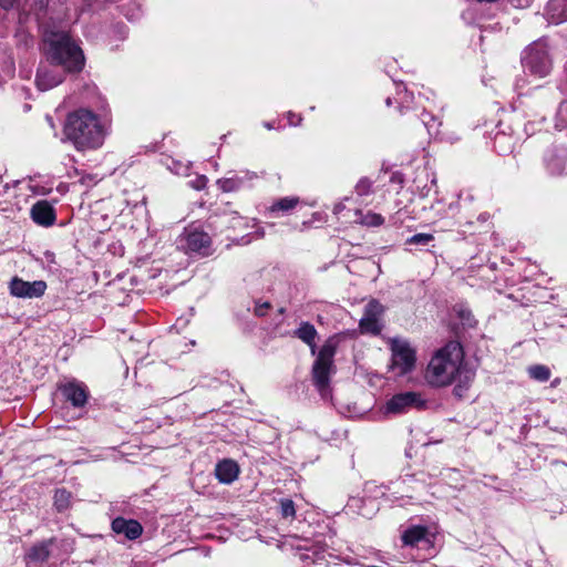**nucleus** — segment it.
<instances>
[{"instance_id":"nucleus-24","label":"nucleus","mask_w":567,"mask_h":567,"mask_svg":"<svg viewBox=\"0 0 567 567\" xmlns=\"http://www.w3.org/2000/svg\"><path fill=\"white\" fill-rule=\"evenodd\" d=\"M281 515L282 517H291L293 518L296 515L295 504L291 499H281L280 502Z\"/></svg>"},{"instance_id":"nucleus-1","label":"nucleus","mask_w":567,"mask_h":567,"mask_svg":"<svg viewBox=\"0 0 567 567\" xmlns=\"http://www.w3.org/2000/svg\"><path fill=\"white\" fill-rule=\"evenodd\" d=\"M423 378L433 388H445L455 383L454 394L463 398L474 381L475 372L466 363L461 343L450 341L433 353Z\"/></svg>"},{"instance_id":"nucleus-23","label":"nucleus","mask_w":567,"mask_h":567,"mask_svg":"<svg viewBox=\"0 0 567 567\" xmlns=\"http://www.w3.org/2000/svg\"><path fill=\"white\" fill-rule=\"evenodd\" d=\"M29 558L37 561H43L49 557V550L44 546H35L28 554Z\"/></svg>"},{"instance_id":"nucleus-3","label":"nucleus","mask_w":567,"mask_h":567,"mask_svg":"<svg viewBox=\"0 0 567 567\" xmlns=\"http://www.w3.org/2000/svg\"><path fill=\"white\" fill-rule=\"evenodd\" d=\"M45 61L66 73L80 72L84 65L82 50L64 33H51L44 39Z\"/></svg>"},{"instance_id":"nucleus-2","label":"nucleus","mask_w":567,"mask_h":567,"mask_svg":"<svg viewBox=\"0 0 567 567\" xmlns=\"http://www.w3.org/2000/svg\"><path fill=\"white\" fill-rule=\"evenodd\" d=\"M107 128L100 117L86 109L69 114L64 134L78 151L96 150L104 143Z\"/></svg>"},{"instance_id":"nucleus-5","label":"nucleus","mask_w":567,"mask_h":567,"mask_svg":"<svg viewBox=\"0 0 567 567\" xmlns=\"http://www.w3.org/2000/svg\"><path fill=\"white\" fill-rule=\"evenodd\" d=\"M522 64L524 72L535 79L547 76L553 69L547 47L543 42H535L525 50Z\"/></svg>"},{"instance_id":"nucleus-6","label":"nucleus","mask_w":567,"mask_h":567,"mask_svg":"<svg viewBox=\"0 0 567 567\" xmlns=\"http://www.w3.org/2000/svg\"><path fill=\"white\" fill-rule=\"evenodd\" d=\"M392 369L399 374L410 372L415 365V352L410 344L401 339L391 340Z\"/></svg>"},{"instance_id":"nucleus-21","label":"nucleus","mask_w":567,"mask_h":567,"mask_svg":"<svg viewBox=\"0 0 567 567\" xmlns=\"http://www.w3.org/2000/svg\"><path fill=\"white\" fill-rule=\"evenodd\" d=\"M528 374L532 379L539 382L548 381L551 375L549 368L543 364H535L529 367Z\"/></svg>"},{"instance_id":"nucleus-22","label":"nucleus","mask_w":567,"mask_h":567,"mask_svg":"<svg viewBox=\"0 0 567 567\" xmlns=\"http://www.w3.org/2000/svg\"><path fill=\"white\" fill-rule=\"evenodd\" d=\"M299 203L298 197H285L280 198L279 200L275 202L270 210L271 212H288L290 209H293Z\"/></svg>"},{"instance_id":"nucleus-16","label":"nucleus","mask_w":567,"mask_h":567,"mask_svg":"<svg viewBox=\"0 0 567 567\" xmlns=\"http://www.w3.org/2000/svg\"><path fill=\"white\" fill-rule=\"evenodd\" d=\"M317 334L318 332L315 326L309 322H302L300 327L295 331V336L310 347L312 354L316 353L315 340Z\"/></svg>"},{"instance_id":"nucleus-9","label":"nucleus","mask_w":567,"mask_h":567,"mask_svg":"<svg viewBox=\"0 0 567 567\" xmlns=\"http://www.w3.org/2000/svg\"><path fill=\"white\" fill-rule=\"evenodd\" d=\"M10 293L18 298H40L47 290V284L43 280L24 281L14 277L10 282Z\"/></svg>"},{"instance_id":"nucleus-29","label":"nucleus","mask_w":567,"mask_h":567,"mask_svg":"<svg viewBox=\"0 0 567 567\" xmlns=\"http://www.w3.org/2000/svg\"><path fill=\"white\" fill-rule=\"evenodd\" d=\"M37 3L40 6V7H44L45 3H47V0H35Z\"/></svg>"},{"instance_id":"nucleus-4","label":"nucleus","mask_w":567,"mask_h":567,"mask_svg":"<svg viewBox=\"0 0 567 567\" xmlns=\"http://www.w3.org/2000/svg\"><path fill=\"white\" fill-rule=\"evenodd\" d=\"M336 342L329 339L320 349L312 365V379L322 396L329 393L330 375L334 371L333 357L336 354Z\"/></svg>"},{"instance_id":"nucleus-25","label":"nucleus","mask_w":567,"mask_h":567,"mask_svg":"<svg viewBox=\"0 0 567 567\" xmlns=\"http://www.w3.org/2000/svg\"><path fill=\"white\" fill-rule=\"evenodd\" d=\"M433 240V236L431 234H416L408 239V244L410 245H427Z\"/></svg>"},{"instance_id":"nucleus-19","label":"nucleus","mask_w":567,"mask_h":567,"mask_svg":"<svg viewBox=\"0 0 567 567\" xmlns=\"http://www.w3.org/2000/svg\"><path fill=\"white\" fill-rule=\"evenodd\" d=\"M72 494L65 488H59L55 491L53 501L54 507L59 512H64L71 506Z\"/></svg>"},{"instance_id":"nucleus-28","label":"nucleus","mask_w":567,"mask_h":567,"mask_svg":"<svg viewBox=\"0 0 567 567\" xmlns=\"http://www.w3.org/2000/svg\"><path fill=\"white\" fill-rule=\"evenodd\" d=\"M346 208L344 204L342 202L338 203L333 207V214L339 215L343 209Z\"/></svg>"},{"instance_id":"nucleus-10","label":"nucleus","mask_w":567,"mask_h":567,"mask_svg":"<svg viewBox=\"0 0 567 567\" xmlns=\"http://www.w3.org/2000/svg\"><path fill=\"white\" fill-rule=\"evenodd\" d=\"M424 405V400L417 392H404L399 393L386 403V411L390 413H403L409 409H420Z\"/></svg>"},{"instance_id":"nucleus-14","label":"nucleus","mask_w":567,"mask_h":567,"mask_svg":"<svg viewBox=\"0 0 567 567\" xmlns=\"http://www.w3.org/2000/svg\"><path fill=\"white\" fill-rule=\"evenodd\" d=\"M64 398L74 406H83L87 401V392L84 385L78 382H69L61 388Z\"/></svg>"},{"instance_id":"nucleus-15","label":"nucleus","mask_w":567,"mask_h":567,"mask_svg":"<svg viewBox=\"0 0 567 567\" xmlns=\"http://www.w3.org/2000/svg\"><path fill=\"white\" fill-rule=\"evenodd\" d=\"M239 470L234 461L225 460L217 464L216 476L221 483L229 484L238 476Z\"/></svg>"},{"instance_id":"nucleus-7","label":"nucleus","mask_w":567,"mask_h":567,"mask_svg":"<svg viewBox=\"0 0 567 567\" xmlns=\"http://www.w3.org/2000/svg\"><path fill=\"white\" fill-rule=\"evenodd\" d=\"M65 73L56 65L44 60L39 65L35 84L41 91L53 89L63 82Z\"/></svg>"},{"instance_id":"nucleus-11","label":"nucleus","mask_w":567,"mask_h":567,"mask_svg":"<svg viewBox=\"0 0 567 567\" xmlns=\"http://www.w3.org/2000/svg\"><path fill=\"white\" fill-rule=\"evenodd\" d=\"M31 217L38 225L51 226L55 221L53 207L45 200L37 202L31 208Z\"/></svg>"},{"instance_id":"nucleus-20","label":"nucleus","mask_w":567,"mask_h":567,"mask_svg":"<svg viewBox=\"0 0 567 567\" xmlns=\"http://www.w3.org/2000/svg\"><path fill=\"white\" fill-rule=\"evenodd\" d=\"M426 528L423 526H413L406 529L402 536V540L405 545H414L424 538Z\"/></svg>"},{"instance_id":"nucleus-18","label":"nucleus","mask_w":567,"mask_h":567,"mask_svg":"<svg viewBox=\"0 0 567 567\" xmlns=\"http://www.w3.org/2000/svg\"><path fill=\"white\" fill-rule=\"evenodd\" d=\"M566 7H567L566 0H550L548 2L547 13L549 14V17L554 23H559L567 18V16L564 13H556V11L559 9L565 10Z\"/></svg>"},{"instance_id":"nucleus-13","label":"nucleus","mask_w":567,"mask_h":567,"mask_svg":"<svg viewBox=\"0 0 567 567\" xmlns=\"http://www.w3.org/2000/svg\"><path fill=\"white\" fill-rule=\"evenodd\" d=\"M186 248L190 251L208 254L210 247V237L208 234L199 230L190 231L185 237Z\"/></svg>"},{"instance_id":"nucleus-27","label":"nucleus","mask_w":567,"mask_h":567,"mask_svg":"<svg viewBox=\"0 0 567 567\" xmlns=\"http://www.w3.org/2000/svg\"><path fill=\"white\" fill-rule=\"evenodd\" d=\"M217 183H218L220 189L224 192H233V190L237 189L239 186V182L235 178L219 179Z\"/></svg>"},{"instance_id":"nucleus-8","label":"nucleus","mask_w":567,"mask_h":567,"mask_svg":"<svg viewBox=\"0 0 567 567\" xmlns=\"http://www.w3.org/2000/svg\"><path fill=\"white\" fill-rule=\"evenodd\" d=\"M383 310L384 309L379 301L371 300L365 306L363 317L360 320V330L364 333L379 334L382 329L380 319L383 313Z\"/></svg>"},{"instance_id":"nucleus-12","label":"nucleus","mask_w":567,"mask_h":567,"mask_svg":"<svg viewBox=\"0 0 567 567\" xmlns=\"http://www.w3.org/2000/svg\"><path fill=\"white\" fill-rule=\"evenodd\" d=\"M112 529L116 534H123L128 539H136L141 536L143 528L137 520L117 517L112 522Z\"/></svg>"},{"instance_id":"nucleus-17","label":"nucleus","mask_w":567,"mask_h":567,"mask_svg":"<svg viewBox=\"0 0 567 567\" xmlns=\"http://www.w3.org/2000/svg\"><path fill=\"white\" fill-rule=\"evenodd\" d=\"M355 216L357 219L354 221L362 226L379 227L384 223V218L380 214L373 212L364 214L362 210L358 209L355 210Z\"/></svg>"},{"instance_id":"nucleus-26","label":"nucleus","mask_w":567,"mask_h":567,"mask_svg":"<svg viewBox=\"0 0 567 567\" xmlns=\"http://www.w3.org/2000/svg\"><path fill=\"white\" fill-rule=\"evenodd\" d=\"M372 183L368 178H361L355 185V192L359 196H365L371 192Z\"/></svg>"}]
</instances>
